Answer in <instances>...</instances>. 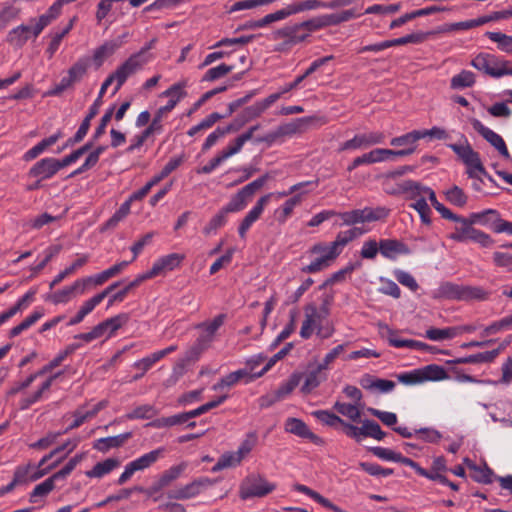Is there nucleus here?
Masks as SVG:
<instances>
[{
  "instance_id": "nucleus-1",
  "label": "nucleus",
  "mask_w": 512,
  "mask_h": 512,
  "mask_svg": "<svg viewBox=\"0 0 512 512\" xmlns=\"http://www.w3.org/2000/svg\"><path fill=\"white\" fill-rule=\"evenodd\" d=\"M448 147L466 166V174L468 177L474 179L472 184L474 190H482L481 184L483 183V180L480 177L481 175L493 182V178L487 173L482 164L479 153L472 148L466 138H463V141H460L459 143L448 144Z\"/></svg>"
},
{
  "instance_id": "nucleus-2",
  "label": "nucleus",
  "mask_w": 512,
  "mask_h": 512,
  "mask_svg": "<svg viewBox=\"0 0 512 512\" xmlns=\"http://www.w3.org/2000/svg\"><path fill=\"white\" fill-rule=\"evenodd\" d=\"M225 320L226 314H219L211 321H204L195 326V329L199 330L200 333L195 343L187 353L188 360L198 358L203 351L210 347L216 332L224 324Z\"/></svg>"
},
{
  "instance_id": "nucleus-3",
  "label": "nucleus",
  "mask_w": 512,
  "mask_h": 512,
  "mask_svg": "<svg viewBox=\"0 0 512 512\" xmlns=\"http://www.w3.org/2000/svg\"><path fill=\"white\" fill-rule=\"evenodd\" d=\"M276 489V484L269 482L258 473L247 475L240 483L239 497L242 500L251 498H263Z\"/></svg>"
},
{
  "instance_id": "nucleus-4",
  "label": "nucleus",
  "mask_w": 512,
  "mask_h": 512,
  "mask_svg": "<svg viewBox=\"0 0 512 512\" xmlns=\"http://www.w3.org/2000/svg\"><path fill=\"white\" fill-rule=\"evenodd\" d=\"M440 293L443 297L458 301H485L490 292L480 286L459 285L446 282L441 285Z\"/></svg>"
},
{
  "instance_id": "nucleus-5",
  "label": "nucleus",
  "mask_w": 512,
  "mask_h": 512,
  "mask_svg": "<svg viewBox=\"0 0 512 512\" xmlns=\"http://www.w3.org/2000/svg\"><path fill=\"white\" fill-rule=\"evenodd\" d=\"M82 459V454L75 455L65 464L61 470L54 473L42 483L36 485L33 491L30 493L29 501L31 503H37L38 498L47 496L55 488V483L59 480H65L66 477L82 461Z\"/></svg>"
},
{
  "instance_id": "nucleus-6",
  "label": "nucleus",
  "mask_w": 512,
  "mask_h": 512,
  "mask_svg": "<svg viewBox=\"0 0 512 512\" xmlns=\"http://www.w3.org/2000/svg\"><path fill=\"white\" fill-rule=\"evenodd\" d=\"M471 66L494 78L512 75L509 62L489 53H479L471 60Z\"/></svg>"
},
{
  "instance_id": "nucleus-7",
  "label": "nucleus",
  "mask_w": 512,
  "mask_h": 512,
  "mask_svg": "<svg viewBox=\"0 0 512 512\" xmlns=\"http://www.w3.org/2000/svg\"><path fill=\"white\" fill-rule=\"evenodd\" d=\"M308 253L315 255L316 258L309 265L302 267L301 271L304 273L320 272L331 266L338 257L324 242L314 244Z\"/></svg>"
},
{
  "instance_id": "nucleus-8",
  "label": "nucleus",
  "mask_w": 512,
  "mask_h": 512,
  "mask_svg": "<svg viewBox=\"0 0 512 512\" xmlns=\"http://www.w3.org/2000/svg\"><path fill=\"white\" fill-rule=\"evenodd\" d=\"M218 482V479H211L208 477H200L192 482L171 490L168 492L167 497L169 499L174 500H187L196 497L199 495L204 489L213 486Z\"/></svg>"
},
{
  "instance_id": "nucleus-9",
  "label": "nucleus",
  "mask_w": 512,
  "mask_h": 512,
  "mask_svg": "<svg viewBox=\"0 0 512 512\" xmlns=\"http://www.w3.org/2000/svg\"><path fill=\"white\" fill-rule=\"evenodd\" d=\"M141 53L132 54L123 64H121L113 73L116 78V86L114 94L122 87L129 76L140 70L146 63L147 59H142Z\"/></svg>"
},
{
  "instance_id": "nucleus-10",
  "label": "nucleus",
  "mask_w": 512,
  "mask_h": 512,
  "mask_svg": "<svg viewBox=\"0 0 512 512\" xmlns=\"http://www.w3.org/2000/svg\"><path fill=\"white\" fill-rule=\"evenodd\" d=\"M385 140V135L382 132H368L357 134L352 139L343 142L338 151L356 150L361 148H368L370 146L381 144Z\"/></svg>"
},
{
  "instance_id": "nucleus-11",
  "label": "nucleus",
  "mask_w": 512,
  "mask_h": 512,
  "mask_svg": "<svg viewBox=\"0 0 512 512\" xmlns=\"http://www.w3.org/2000/svg\"><path fill=\"white\" fill-rule=\"evenodd\" d=\"M64 168L61 159L52 157L43 158L37 161L29 170L28 175L40 180H47L52 178L58 173L59 170Z\"/></svg>"
},
{
  "instance_id": "nucleus-12",
  "label": "nucleus",
  "mask_w": 512,
  "mask_h": 512,
  "mask_svg": "<svg viewBox=\"0 0 512 512\" xmlns=\"http://www.w3.org/2000/svg\"><path fill=\"white\" fill-rule=\"evenodd\" d=\"M471 125L475 131H477L487 142H489L504 158H510V153L507 149V146L503 140V138L484 126L482 122L478 119H472Z\"/></svg>"
},
{
  "instance_id": "nucleus-13",
  "label": "nucleus",
  "mask_w": 512,
  "mask_h": 512,
  "mask_svg": "<svg viewBox=\"0 0 512 512\" xmlns=\"http://www.w3.org/2000/svg\"><path fill=\"white\" fill-rule=\"evenodd\" d=\"M186 85V81L178 82L162 93L163 96L170 97V100L165 106L157 110L154 119H158L160 123L162 122L163 117L175 108L181 98L186 96L184 91Z\"/></svg>"
},
{
  "instance_id": "nucleus-14",
  "label": "nucleus",
  "mask_w": 512,
  "mask_h": 512,
  "mask_svg": "<svg viewBox=\"0 0 512 512\" xmlns=\"http://www.w3.org/2000/svg\"><path fill=\"white\" fill-rule=\"evenodd\" d=\"M284 430L288 433L294 434L300 438L308 439L315 445H323L324 440L318 435L314 434L306 423L295 417H289L284 423Z\"/></svg>"
},
{
  "instance_id": "nucleus-15",
  "label": "nucleus",
  "mask_w": 512,
  "mask_h": 512,
  "mask_svg": "<svg viewBox=\"0 0 512 512\" xmlns=\"http://www.w3.org/2000/svg\"><path fill=\"white\" fill-rule=\"evenodd\" d=\"M444 219L455 223L454 231L448 235V238L456 242H466L470 240L476 230V228L469 226V223L466 222V217L457 215L452 211H450Z\"/></svg>"
},
{
  "instance_id": "nucleus-16",
  "label": "nucleus",
  "mask_w": 512,
  "mask_h": 512,
  "mask_svg": "<svg viewBox=\"0 0 512 512\" xmlns=\"http://www.w3.org/2000/svg\"><path fill=\"white\" fill-rule=\"evenodd\" d=\"M184 259L185 255L179 253H171L165 255L153 263L151 269L149 270L150 275H152L154 278L158 275H163L169 271H173L180 266Z\"/></svg>"
},
{
  "instance_id": "nucleus-17",
  "label": "nucleus",
  "mask_w": 512,
  "mask_h": 512,
  "mask_svg": "<svg viewBox=\"0 0 512 512\" xmlns=\"http://www.w3.org/2000/svg\"><path fill=\"white\" fill-rule=\"evenodd\" d=\"M271 199L272 195H264L260 197L256 202L255 206L247 213V215L244 217L238 228V233L241 238L245 237L247 231L250 229L253 223L260 218L265 206L269 203Z\"/></svg>"
},
{
  "instance_id": "nucleus-18",
  "label": "nucleus",
  "mask_w": 512,
  "mask_h": 512,
  "mask_svg": "<svg viewBox=\"0 0 512 512\" xmlns=\"http://www.w3.org/2000/svg\"><path fill=\"white\" fill-rule=\"evenodd\" d=\"M323 316L314 304L305 306V320L300 329V336L309 339L314 330L322 323Z\"/></svg>"
},
{
  "instance_id": "nucleus-19",
  "label": "nucleus",
  "mask_w": 512,
  "mask_h": 512,
  "mask_svg": "<svg viewBox=\"0 0 512 512\" xmlns=\"http://www.w3.org/2000/svg\"><path fill=\"white\" fill-rule=\"evenodd\" d=\"M83 283L77 279L72 285L66 286L61 290L55 291L45 297L46 301H50L55 305L67 303L78 294H83Z\"/></svg>"
},
{
  "instance_id": "nucleus-20",
  "label": "nucleus",
  "mask_w": 512,
  "mask_h": 512,
  "mask_svg": "<svg viewBox=\"0 0 512 512\" xmlns=\"http://www.w3.org/2000/svg\"><path fill=\"white\" fill-rule=\"evenodd\" d=\"M364 233V230L359 227H353L346 231H341L337 234L334 241L327 244V246L339 256L342 249L351 241L358 238Z\"/></svg>"
},
{
  "instance_id": "nucleus-21",
  "label": "nucleus",
  "mask_w": 512,
  "mask_h": 512,
  "mask_svg": "<svg viewBox=\"0 0 512 512\" xmlns=\"http://www.w3.org/2000/svg\"><path fill=\"white\" fill-rule=\"evenodd\" d=\"M31 35H33V26L21 24L8 32L6 42L15 48H22Z\"/></svg>"
},
{
  "instance_id": "nucleus-22",
  "label": "nucleus",
  "mask_w": 512,
  "mask_h": 512,
  "mask_svg": "<svg viewBox=\"0 0 512 512\" xmlns=\"http://www.w3.org/2000/svg\"><path fill=\"white\" fill-rule=\"evenodd\" d=\"M360 385L366 390H377L381 393H389L394 390V381L376 378L370 374H364L360 379Z\"/></svg>"
},
{
  "instance_id": "nucleus-23",
  "label": "nucleus",
  "mask_w": 512,
  "mask_h": 512,
  "mask_svg": "<svg viewBox=\"0 0 512 512\" xmlns=\"http://www.w3.org/2000/svg\"><path fill=\"white\" fill-rule=\"evenodd\" d=\"M131 437L132 433L126 432L116 436L100 438L93 443V448L102 453H106L112 448L123 446Z\"/></svg>"
},
{
  "instance_id": "nucleus-24",
  "label": "nucleus",
  "mask_w": 512,
  "mask_h": 512,
  "mask_svg": "<svg viewBox=\"0 0 512 512\" xmlns=\"http://www.w3.org/2000/svg\"><path fill=\"white\" fill-rule=\"evenodd\" d=\"M379 251L384 257L389 259H394L398 254L409 253L407 245L395 239L380 240Z\"/></svg>"
},
{
  "instance_id": "nucleus-25",
  "label": "nucleus",
  "mask_w": 512,
  "mask_h": 512,
  "mask_svg": "<svg viewBox=\"0 0 512 512\" xmlns=\"http://www.w3.org/2000/svg\"><path fill=\"white\" fill-rule=\"evenodd\" d=\"M498 356V351H486L480 352L477 354L459 357L453 360L447 361L449 365H458V364H480V363H491Z\"/></svg>"
},
{
  "instance_id": "nucleus-26",
  "label": "nucleus",
  "mask_w": 512,
  "mask_h": 512,
  "mask_svg": "<svg viewBox=\"0 0 512 512\" xmlns=\"http://www.w3.org/2000/svg\"><path fill=\"white\" fill-rule=\"evenodd\" d=\"M276 37L285 39L288 44H297L305 41L308 38V33H304L299 24L293 26H286L276 32Z\"/></svg>"
},
{
  "instance_id": "nucleus-27",
  "label": "nucleus",
  "mask_w": 512,
  "mask_h": 512,
  "mask_svg": "<svg viewBox=\"0 0 512 512\" xmlns=\"http://www.w3.org/2000/svg\"><path fill=\"white\" fill-rule=\"evenodd\" d=\"M324 368H321L320 365L316 367V369L310 371L305 378V381L301 387V392L303 394H310L314 389H316L322 382L327 379V375L324 372Z\"/></svg>"
},
{
  "instance_id": "nucleus-28",
  "label": "nucleus",
  "mask_w": 512,
  "mask_h": 512,
  "mask_svg": "<svg viewBox=\"0 0 512 512\" xmlns=\"http://www.w3.org/2000/svg\"><path fill=\"white\" fill-rule=\"evenodd\" d=\"M165 452L164 448H158L155 450H152L139 458L133 460L130 462L132 468L137 471H142L144 469L149 468L154 463H156L161 457H163Z\"/></svg>"
},
{
  "instance_id": "nucleus-29",
  "label": "nucleus",
  "mask_w": 512,
  "mask_h": 512,
  "mask_svg": "<svg viewBox=\"0 0 512 512\" xmlns=\"http://www.w3.org/2000/svg\"><path fill=\"white\" fill-rule=\"evenodd\" d=\"M21 12L20 7L12 3H3L0 9V31L4 30L10 23L18 20Z\"/></svg>"
},
{
  "instance_id": "nucleus-30",
  "label": "nucleus",
  "mask_w": 512,
  "mask_h": 512,
  "mask_svg": "<svg viewBox=\"0 0 512 512\" xmlns=\"http://www.w3.org/2000/svg\"><path fill=\"white\" fill-rule=\"evenodd\" d=\"M120 465V462L116 458H108L102 462H98L94 467L86 472V476L89 478H101L106 474H109L115 468Z\"/></svg>"
},
{
  "instance_id": "nucleus-31",
  "label": "nucleus",
  "mask_w": 512,
  "mask_h": 512,
  "mask_svg": "<svg viewBox=\"0 0 512 512\" xmlns=\"http://www.w3.org/2000/svg\"><path fill=\"white\" fill-rule=\"evenodd\" d=\"M419 369L422 383L425 381H440L448 378L446 370L437 364H430Z\"/></svg>"
},
{
  "instance_id": "nucleus-32",
  "label": "nucleus",
  "mask_w": 512,
  "mask_h": 512,
  "mask_svg": "<svg viewBox=\"0 0 512 512\" xmlns=\"http://www.w3.org/2000/svg\"><path fill=\"white\" fill-rule=\"evenodd\" d=\"M31 465L18 466L15 469L13 480L6 486L0 487V496L13 491L18 484L26 483Z\"/></svg>"
},
{
  "instance_id": "nucleus-33",
  "label": "nucleus",
  "mask_w": 512,
  "mask_h": 512,
  "mask_svg": "<svg viewBox=\"0 0 512 512\" xmlns=\"http://www.w3.org/2000/svg\"><path fill=\"white\" fill-rule=\"evenodd\" d=\"M129 202H124L119 209L101 226L100 231L112 230L130 214Z\"/></svg>"
},
{
  "instance_id": "nucleus-34",
  "label": "nucleus",
  "mask_w": 512,
  "mask_h": 512,
  "mask_svg": "<svg viewBox=\"0 0 512 512\" xmlns=\"http://www.w3.org/2000/svg\"><path fill=\"white\" fill-rule=\"evenodd\" d=\"M302 380V373L295 372L289 379L283 382L276 390V400H280L292 393V391L300 384Z\"/></svg>"
},
{
  "instance_id": "nucleus-35",
  "label": "nucleus",
  "mask_w": 512,
  "mask_h": 512,
  "mask_svg": "<svg viewBox=\"0 0 512 512\" xmlns=\"http://www.w3.org/2000/svg\"><path fill=\"white\" fill-rule=\"evenodd\" d=\"M241 456L237 452H227L221 455L216 464L211 468L212 472H218L220 470L235 467L242 462Z\"/></svg>"
},
{
  "instance_id": "nucleus-36",
  "label": "nucleus",
  "mask_w": 512,
  "mask_h": 512,
  "mask_svg": "<svg viewBox=\"0 0 512 512\" xmlns=\"http://www.w3.org/2000/svg\"><path fill=\"white\" fill-rule=\"evenodd\" d=\"M88 261V256L83 255L74 261L69 267L65 268L58 275L54 277V279L50 282L49 288L53 289L56 285L60 284L67 276L75 273V271L82 266H84Z\"/></svg>"
},
{
  "instance_id": "nucleus-37",
  "label": "nucleus",
  "mask_w": 512,
  "mask_h": 512,
  "mask_svg": "<svg viewBox=\"0 0 512 512\" xmlns=\"http://www.w3.org/2000/svg\"><path fill=\"white\" fill-rule=\"evenodd\" d=\"M446 200L457 207H464L467 204L468 196L462 188L453 185L451 188L444 192Z\"/></svg>"
},
{
  "instance_id": "nucleus-38",
  "label": "nucleus",
  "mask_w": 512,
  "mask_h": 512,
  "mask_svg": "<svg viewBox=\"0 0 512 512\" xmlns=\"http://www.w3.org/2000/svg\"><path fill=\"white\" fill-rule=\"evenodd\" d=\"M474 83V73L468 70H462L459 74L451 78L450 86L452 89H464L472 87Z\"/></svg>"
},
{
  "instance_id": "nucleus-39",
  "label": "nucleus",
  "mask_w": 512,
  "mask_h": 512,
  "mask_svg": "<svg viewBox=\"0 0 512 512\" xmlns=\"http://www.w3.org/2000/svg\"><path fill=\"white\" fill-rule=\"evenodd\" d=\"M458 335V329L456 327H447L444 329L429 328L426 330L425 337L432 341H441L445 339H452Z\"/></svg>"
},
{
  "instance_id": "nucleus-40",
  "label": "nucleus",
  "mask_w": 512,
  "mask_h": 512,
  "mask_svg": "<svg viewBox=\"0 0 512 512\" xmlns=\"http://www.w3.org/2000/svg\"><path fill=\"white\" fill-rule=\"evenodd\" d=\"M328 26H330V25H329L327 14L320 15V16L311 18L309 20H306L302 23H299V27L302 28V31L304 33H308V36L310 35L311 32L320 30V29L328 27Z\"/></svg>"
},
{
  "instance_id": "nucleus-41",
  "label": "nucleus",
  "mask_w": 512,
  "mask_h": 512,
  "mask_svg": "<svg viewBox=\"0 0 512 512\" xmlns=\"http://www.w3.org/2000/svg\"><path fill=\"white\" fill-rule=\"evenodd\" d=\"M264 111H266V110L264 109V107L262 106L260 101L254 103L253 105H251L249 107H246L241 114L242 120L239 122H238V119L235 120V122L237 124H234V128H237V130H238L244 123L249 122V121L259 117Z\"/></svg>"
},
{
  "instance_id": "nucleus-42",
  "label": "nucleus",
  "mask_w": 512,
  "mask_h": 512,
  "mask_svg": "<svg viewBox=\"0 0 512 512\" xmlns=\"http://www.w3.org/2000/svg\"><path fill=\"white\" fill-rule=\"evenodd\" d=\"M485 35L493 42L497 43L500 51L511 54L512 53V36H508L501 32H486Z\"/></svg>"
},
{
  "instance_id": "nucleus-43",
  "label": "nucleus",
  "mask_w": 512,
  "mask_h": 512,
  "mask_svg": "<svg viewBox=\"0 0 512 512\" xmlns=\"http://www.w3.org/2000/svg\"><path fill=\"white\" fill-rule=\"evenodd\" d=\"M186 468L187 464L185 462H182L178 465H174L169 469L165 470L159 477L162 486L167 487L168 485H170V483H172L173 481L180 477V475L185 471Z\"/></svg>"
},
{
  "instance_id": "nucleus-44",
  "label": "nucleus",
  "mask_w": 512,
  "mask_h": 512,
  "mask_svg": "<svg viewBox=\"0 0 512 512\" xmlns=\"http://www.w3.org/2000/svg\"><path fill=\"white\" fill-rule=\"evenodd\" d=\"M469 468L473 471L471 477L474 481L483 484L492 483L493 471L486 464L484 466L471 464Z\"/></svg>"
},
{
  "instance_id": "nucleus-45",
  "label": "nucleus",
  "mask_w": 512,
  "mask_h": 512,
  "mask_svg": "<svg viewBox=\"0 0 512 512\" xmlns=\"http://www.w3.org/2000/svg\"><path fill=\"white\" fill-rule=\"evenodd\" d=\"M157 415V410L150 404L140 405L125 415L128 420L151 419Z\"/></svg>"
},
{
  "instance_id": "nucleus-46",
  "label": "nucleus",
  "mask_w": 512,
  "mask_h": 512,
  "mask_svg": "<svg viewBox=\"0 0 512 512\" xmlns=\"http://www.w3.org/2000/svg\"><path fill=\"white\" fill-rule=\"evenodd\" d=\"M333 408L339 414L349 418L353 422H357L360 419L361 412L359 408L354 404L337 401L335 402Z\"/></svg>"
},
{
  "instance_id": "nucleus-47",
  "label": "nucleus",
  "mask_w": 512,
  "mask_h": 512,
  "mask_svg": "<svg viewBox=\"0 0 512 512\" xmlns=\"http://www.w3.org/2000/svg\"><path fill=\"white\" fill-rule=\"evenodd\" d=\"M389 214L390 209L383 206L363 208L364 223L385 220Z\"/></svg>"
},
{
  "instance_id": "nucleus-48",
  "label": "nucleus",
  "mask_w": 512,
  "mask_h": 512,
  "mask_svg": "<svg viewBox=\"0 0 512 512\" xmlns=\"http://www.w3.org/2000/svg\"><path fill=\"white\" fill-rule=\"evenodd\" d=\"M422 139V135H420L419 130H413L409 133H406L399 137H394L391 139L390 144L392 146H407L409 147H415V144L418 140Z\"/></svg>"
},
{
  "instance_id": "nucleus-49",
  "label": "nucleus",
  "mask_w": 512,
  "mask_h": 512,
  "mask_svg": "<svg viewBox=\"0 0 512 512\" xmlns=\"http://www.w3.org/2000/svg\"><path fill=\"white\" fill-rule=\"evenodd\" d=\"M234 69V66L227 64H220L216 67L210 68L202 77L203 82H212L218 80L227 74H229Z\"/></svg>"
},
{
  "instance_id": "nucleus-50",
  "label": "nucleus",
  "mask_w": 512,
  "mask_h": 512,
  "mask_svg": "<svg viewBox=\"0 0 512 512\" xmlns=\"http://www.w3.org/2000/svg\"><path fill=\"white\" fill-rule=\"evenodd\" d=\"M76 21V17H73L70 19L69 23L66 25V27L59 33H56L53 37L51 42L49 43V46L46 50V52L49 54V57H52L55 52L58 50L62 39L71 31V29L74 26V23Z\"/></svg>"
},
{
  "instance_id": "nucleus-51",
  "label": "nucleus",
  "mask_w": 512,
  "mask_h": 512,
  "mask_svg": "<svg viewBox=\"0 0 512 512\" xmlns=\"http://www.w3.org/2000/svg\"><path fill=\"white\" fill-rule=\"evenodd\" d=\"M502 222L503 219L500 217V214L497 210L487 209L482 211V219L480 224L488 226L493 232L496 233V227L501 226L500 223Z\"/></svg>"
},
{
  "instance_id": "nucleus-52",
  "label": "nucleus",
  "mask_w": 512,
  "mask_h": 512,
  "mask_svg": "<svg viewBox=\"0 0 512 512\" xmlns=\"http://www.w3.org/2000/svg\"><path fill=\"white\" fill-rule=\"evenodd\" d=\"M97 305H98V303L96 302V300L93 297L90 298L89 300L85 301L83 303V305L80 307V309L78 310V312L76 313V315L69 320L68 326H73V325H77V324L81 323L83 321V319L89 313H91Z\"/></svg>"
},
{
  "instance_id": "nucleus-53",
  "label": "nucleus",
  "mask_w": 512,
  "mask_h": 512,
  "mask_svg": "<svg viewBox=\"0 0 512 512\" xmlns=\"http://www.w3.org/2000/svg\"><path fill=\"white\" fill-rule=\"evenodd\" d=\"M312 415L320 422L330 427H336L338 424H345V421L342 418L328 410H317L314 411Z\"/></svg>"
},
{
  "instance_id": "nucleus-54",
  "label": "nucleus",
  "mask_w": 512,
  "mask_h": 512,
  "mask_svg": "<svg viewBox=\"0 0 512 512\" xmlns=\"http://www.w3.org/2000/svg\"><path fill=\"white\" fill-rule=\"evenodd\" d=\"M380 327L382 330V336L386 338L390 346L395 348H406V345H404V343H407L409 339L400 338L398 332L392 330L387 325H381Z\"/></svg>"
},
{
  "instance_id": "nucleus-55",
  "label": "nucleus",
  "mask_w": 512,
  "mask_h": 512,
  "mask_svg": "<svg viewBox=\"0 0 512 512\" xmlns=\"http://www.w3.org/2000/svg\"><path fill=\"white\" fill-rule=\"evenodd\" d=\"M235 130H237V128H234V123L228 125L226 128L218 127L215 131H213L211 134L208 135V137L206 138V140L202 146V150L203 151L209 150L212 146H214L216 144V142L221 137H223L225 134H227L231 131H235Z\"/></svg>"
},
{
  "instance_id": "nucleus-56",
  "label": "nucleus",
  "mask_w": 512,
  "mask_h": 512,
  "mask_svg": "<svg viewBox=\"0 0 512 512\" xmlns=\"http://www.w3.org/2000/svg\"><path fill=\"white\" fill-rule=\"evenodd\" d=\"M121 45L120 43H105L94 52L93 58L98 66H101L104 59L112 55Z\"/></svg>"
},
{
  "instance_id": "nucleus-57",
  "label": "nucleus",
  "mask_w": 512,
  "mask_h": 512,
  "mask_svg": "<svg viewBox=\"0 0 512 512\" xmlns=\"http://www.w3.org/2000/svg\"><path fill=\"white\" fill-rule=\"evenodd\" d=\"M360 14L357 13L356 9H348L341 11L339 13H332L327 14L329 25L330 26H336L341 23L350 21L351 19H354L358 17Z\"/></svg>"
},
{
  "instance_id": "nucleus-58",
  "label": "nucleus",
  "mask_w": 512,
  "mask_h": 512,
  "mask_svg": "<svg viewBox=\"0 0 512 512\" xmlns=\"http://www.w3.org/2000/svg\"><path fill=\"white\" fill-rule=\"evenodd\" d=\"M292 348H293V344L292 343L286 344L279 352H277L272 358H270L268 360V362L266 363V365L262 368V370L259 371V372H256V374L252 378H260V377H262L266 372H268L275 365V363L278 360H280L283 357H285L290 352V350Z\"/></svg>"
},
{
  "instance_id": "nucleus-59",
  "label": "nucleus",
  "mask_w": 512,
  "mask_h": 512,
  "mask_svg": "<svg viewBox=\"0 0 512 512\" xmlns=\"http://www.w3.org/2000/svg\"><path fill=\"white\" fill-rule=\"evenodd\" d=\"M324 2L320 0H303L298 3L290 4L292 15L303 12L314 10L317 8H323Z\"/></svg>"
},
{
  "instance_id": "nucleus-60",
  "label": "nucleus",
  "mask_w": 512,
  "mask_h": 512,
  "mask_svg": "<svg viewBox=\"0 0 512 512\" xmlns=\"http://www.w3.org/2000/svg\"><path fill=\"white\" fill-rule=\"evenodd\" d=\"M89 66L88 59H79L75 64L68 70V76L74 81L78 82L86 74Z\"/></svg>"
},
{
  "instance_id": "nucleus-61",
  "label": "nucleus",
  "mask_w": 512,
  "mask_h": 512,
  "mask_svg": "<svg viewBox=\"0 0 512 512\" xmlns=\"http://www.w3.org/2000/svg\"><path fill=\"white\" fill-rule=\"evenodd\" d=\"M359 467L372 476H382L387 477L393 474V469L383 468L378 464L369 463V462H360Z\"/></svg>"
},
{
  "instance_id": "nucleus-62",
  "label": "nucleus",
  "mask_w": 512,
  "mask_h": 512,
  "mask_svg": "<svg viewBox=\"0 0 512 512\" xmlns=\"http://www.w3.org/2000/svg\"><path fill=\"white\" fill-rule=\"evenodd\" d=\"M386 433L381 429L380 425L373 420H364V437H371L376 440H382Z\"/></svg>"
},
{
  "instance_id": "nucleus-63",
  "label": "nucleus",
  "mask_w": 512,
  "mask_h": 512,
  "mask_svg": "<svg viewBox=\"0 0 512 512\" xmlns=\"http://www.w3.org/2000/svg\"><path fill=\"white\" fill-rule=\"evenodd\" d=\"M345 225L364 223L363 209H354L347 212L337 213Z\"/></svg>"
},
{
  "instance_id": "nucleus-64",
  "label": "nucleus",
  "mask_w": 512,
  "mask_h": 512,
  "mask_svg": "<svg viewBox=\"0 0 512 512\" xmlns=\"http://www.w3.org/2000/svg\"><path fill=\"white\" fill-rule=\"evenodd\" d=\"M227 213L221 209L204 227L203 233L205 235H210L215 232L218 228L222 227L226 223Z\"/></svg>"
}]
</instances>
